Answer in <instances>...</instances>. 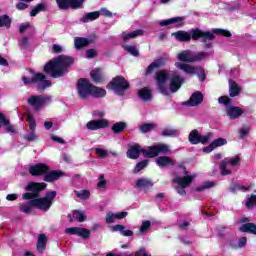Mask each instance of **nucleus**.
Returning <instances> with one entry per match:
<instances>
[{
	"instance_id": "39448f33",
	"label": "nucleus",
	"mask_w": 256,
	"mask_h": 256,
	"mask_svg": "<svg viewBox=\"0 0 256 256\" xmlns=\"http://www.w3.org/2000/svg\"><path fill=\"white\" fill-rule=\"evenodd\" d=\"M172 37L175 38L176 41H180L182 43H187L193 39L194 41H197V39H204V43H207V41H213L215 39V35L211 32H205L201 29H193L190 32L185 31H177L172 33Z\"/></svg>"
},
{
	"instance_id": "6e6d98bb",
	"label": "nucleus",
	"mask_w": 256,
	"mask_h": 256,
	"mask_svg": "<svg viewBox=\"0 0 256 256\" xmlns=\"http://www.w3.org/2000/svg\"><path fill=\"white\" fill-rule=\"evenodd\" d=\"M95 153L98 155V157H100V159H105V157L109 155V151L103 150L101 148H96Z\"/></svg>"
},
{
	"instance_id": "f704fd0d",
	"label": "nucleus",
	"mask_w": 256,
	"mask_h": 256,
	"mask_svg": "<svg viewBox=\"0 0 256 256\" xmlns=\"http://www.w3.org/2000/svg\"><path fill=\"white\" fill-rule=\"evenodd\" d=\"M112 131L113 133H123V131H125V129H127V123L125 122H116L112 125Z\"/></svg>"
},
{
	"instance_id": "f8f14e48",
	"label": "nucleus",
	"mask_w": 256,
	"mask_h": 256,
	"mask_svg": "<svg viewBox=\"0 0 256 256\" xmlns=\"http://www.w3.org/2000/svg\"><path fill=\"white\" fill-rule=\"evenodd\" d=\"M93 84L87 79H80L77 83V91L80 99H88L91 97Z\"/></svg>"
},
{
	"instance_id": "37998d69",
	"label": "nucleus",
	"mask_w": 256,
	"mask_h": 256,
	"mask_svg": "<svg viewBox=\"0 0 256 256\" xmlns=\"http://www.w3.org/2000/svg\"><path fill=\"white\" fill-rule=\"evenodd\" d=\"M76 197H78V199H82V200H86L89 199L91 197V192H89V190H75L74 191Z\"/></svg>"
},
{
	"instance_id": "e2e57ef3",
	"label": "nucleus",
	"mask_w": 256,
	"mask_h": 256,
	"mask_svg": "<svg viewBox=\"0 0 256 256\" xmlns=\"http://www.w3.org/2000/svg\"><path fill=\"white\" fill-rule=\"evenodd\" d=\"M240 133V138L243 139L244 137H247L249 134V128L248 127H243L239 130Z\"/></svg>"
},
{
	"instance_id": "a18cd8bd",
	"label": "nucleus",
	"mask_w": 256,
	"mask_h": 256,
	"mask_svg": "<svg viewBox=\"0 0 256 256\" xmlns=\"http://www.w3.org/2000/svg\"><path fill=\"white\" fill-rule=\"evenodd\" d=\"M0 27H11V18L7 15L0 16Z\"/></svg>"
},
{
	"instance_id": "20e7f679",
	"label": "nucleus",
	"mask_w": 256,
	"mask_h": 256,
	"mask_svg": "<svg viewBox=\"0 0 256 256\" xmlns=\"http://www.w3.org/2000/svg\"><path fill=\"white\" fill-rule=\"evenodd\" d=\"M75 60L71 56H59L55 59L50 60L45 66L44 71L51 77L57 78L67 73V68L73 65Z\"/></svg>"
},
{
	"instance_id": "a211bd4d",
	"label": "nucleus",
	"mask_w": 256,
	"mask_h": 256,
	"mask_svg": "<svg viewBox=\"0 0 256 256\" xmlns=\"http://www.w3.org/2000/svg\"><path fill=\"white\" fill-rule=\"evenodd\" d=\"M47 171H49V167L41 163L33 165L29 168L30 175H33L34 177L45 175Z\"/></svg>"
},
{
	"instance_id": "69168bd1",
	"label": "nucleus",
	"mask_w": 256,
	"mask_h": 256,
	"mask_svg": "<svg viewBox=\"0 0 256 256\" xmlns=\"http://www.w3.org/2000/svg\"><path fill=\"white\" fill-rule=\"evenodd\" d=\"M95 55H97V51H95V49H90L86 51V57L88 59H93V57H95Z\"/></svg>"
},
{
	"instance_id": "c85d7f7f",
	"label": "nucleus",
	"mask_w": 256,
	"mask_h": 256,
	"mask_svg": "<svg viewBox=\"0 0 256 256\" xmlns=\"http://www.w3.org/2000/svg\"><path fill=\"white\" fill-rule=\"evenodd\" d=\"M112 231H114V232L119 231V233H121V235H123V237H133V231L125 230V226L120 225V224L112 226Z\"/></svg>"
},
{
	"instance_id": "ea45409f",
	"label": "nucleus",
	"mask_w": 256,
	"mask_h": 256,
	"mask_svg": "<svg viewBox=\"0 0 256 256\" xmlns=\"http://www.w3.org/2000/svg\"><path fill=\"white\" fill-rule=\"evenodd\" d=\"M157 127L155 123H144L139 126V131L142 133H149V131H153Z\"/></svg>"
},
{
	"instance_id": "bf43d9fd",
	"label": "nucleus",
	"mask_w": 256,
	"mask_h": 256,
	"mask_svg": "<svg viewBox=\"0 0 256 256\" xmlns=\"http://www.w3.org/2000/svg\"><path fill=\"white\" fill-rule=\"evenodd\" d=\"M27 121H28V123H29L30 130H31V131H35V127H37V124H36V122H35V118L29 116L28 119H27Z\"/></svg>"
},
{
	"instance_id": "dca6fc26",
	"label": "nucleus",
	"mask_w": 256,
	"mask_h": 256,
	"mask_svg": "<svg viewBox=\"0 0 256 256\" xmlns=\"http://www.w3.org/2000/svg\"><path fill=\"white\" fill-rule=\"evenodd\" d=\"M65 233L67 235H77L78 237H81L82 239H87L89 235H91V231L87 228H81V227H70L65 229Z\"/></svg>"
},
{
	"instance_id": "412c9836",
	"label": "nucleus",
	"mask_w": 256,
	"mask_h": 256,
	"mask_svg": "<svg viewBox=\"0 0 256 256\" xmlns=\"http://www.w3.org/2000/svg\"><path fill=\"white\" fill-rule=\"evenodd\" d=\"M65 173L57 170H53L50 172H46L44 176V181H47L48 183H51V181H57V179H61V177H64Z\"/></svg>"
},
{
	"instance_id": "13d9d810",
	"label": "nucleus",
	"mask_w": 256,
	"mask_h": 256,
	"mask_svg": "<svg viewBox=\"0 0 256 256\" xmlns=\"http://www.w3.org/2000/svg\"><path fill=\"white\" fill-rule=\"evenodd\" d=\"M214 33H216V35H223V37H231V32L223 29H215Z\"/></svg>"
},
{
	"instance_id": "052dcab7",
	"label": "nucleus",
	"mask_w": 256,
	"mask_h": 256,
	"mask_svg": "<svg viewBox=\"0 0 256 256\" xmlns=\"http://www.w3.org/2000/svg\"><path fill=\"white\" fill-rule=\"evenodd\" d=\"M135 256H151V254H149L145 248H140L135 252Z\"/></svg>"
},
{
	"instance_id": "c9c22d12",
	"label": "nucleus",
	"mask_w": 256,
	"mask_h": 256,
	"mask_svg": "<svg viewBox=\"0 0 256 256\" xmlns=\"http://www.w3.org/2000/svg\"><path fill=\"white\" fill-rule=\"evenodd\" d=\"M86 217H85V212H81L78 210H75L72 213V218L70 219L71 222L73 221H79V223H83V221H85Z\"/></svg>"
},
{
	"instance_id": "58836bf2",
	"label": "nucleus",
	"mask_w": 256,
	"mask_h": 256,
	"mask_svg": "<svg viewBox=\"0 0 256 256\" xmlns=\"http://www.w3.org/2000/svg\"><path fill=\"white\" fill-rule=\"evenodd\" d=\"M139 97L143 101H151V90L149 88H142L139 91Z\"/></svg>"
},
{
	"instance_id": "603ef678",
	"label": "nucleus",
	"mask_w": 256,
	"mask_h": 256,
	"mask_svg": "<svg viewBox=\"0 0 256 256\" xmlns=\"http://www.w3.org/2000/svg\"><path fill=\"white\" fill-rule=\"evenodd\" d=\"M115 221H117V214L113 212H108L106 214V223L111 224L115 223Z\"/></svg>"
},
{
	"instance_id": "b1692460",
	"label": "nucleus",
	"mask_w": 256,
	"mask_h": 256,
	"mask_svg": "<svg viewBox=\"0 0 256 256\" xmlns=\"http://www.w3.org/2000/svg\"><path fill=\"white\" fill-rule=\"evenodd\" d=\"M90 77L94 83H103L105 81V76L103 75V70L95 69L90 72Z\"/></svg>"
},
{
	"instance_id": "393cba45",
	"label": "nucleus",
	"mask_w": 256,
	"mask_h": 256,
	"mask_svg": "<svg viewBox=\"0 0 256 256\" xmlns=\"http://www.w3.org/2000/svg\"><path fill=\"white\" fill-rule=\"evenodd\" d=\"M136 187H138V189L147 190L149 187H153V181L147 178H140L136 180Z\"/></svg>"
},
{
	"instance_id": "e433bc0d",
	"label": "nucleus",
	"mask_w": 256,
	"mask_h": 256,
	"mask_svg": "<svg viewBox=\"0 0 256 256\" xmlns=\"http://www.w3.org/2000/svg\"><path fill=\"white\" fill-rule=\"evenodd\" d=\"M229 93L230 97H237L239 95V86L233 80H229Z\"/></svg>"
},
{
	"instance_id": "aec40b11",
	"label": "nucleus",
	"mask_w": 256,
	"mask_h": 256,
	"mask_svg": "<svg viewBox=\"0 0 256 256\" xmlns=\"http://www.w3.org/2000/svg\"><path fill=\"white\" fill-rule=\"evenodd\" d=\"M156 165L161 168L172 167L173 165H175V160H173V158L169 156H159L156 158Z\"/></svg>"
},
{
	"instance_id": "72a5a7b5",
	"label": "nucleus",
	"mask_w": 256,
	"mask_h": 256,
	"mask_svg": "<svg viewBox=\"0 0 256 256\" xmlns=\"http://www.w3.org/2000/svg\"><path fill=\"white\" fill-rule=\"evenodd\" d=\"M240 231H242V233H252V235H256V225L253 223H246L240 227Z\"/></svg>"
},
{
	"instance_id": "9d476101",
	"label": "nucleus",
	"mask_w": 256,
	"mask_h": 256,
	"mask_svg": "<svg viewBox=\"0 0 256 256\" xmlns=\"http://www.w3.org/2000/svg\"><path fill=\"white\" fill-rule=\"evenodd\" d=\"M240 162L241 158L239 156L228 157L222 160L219 163L221 175H231L233 173V169H235Z\"/></svg>"
},
{
	"instance_id": "de8ad7c7",
	"label": "nucleus",
	"mask_w": 256,
	"mask_h": 256,
	"mask_svg": "<svg viewBox=\"0 0 256 256\" xmlns=\"http://www.w3.org/2000/svg\"><path fill=\"white\" fill-rule=\"evenodd\" d=\"M212 145L214 146V149H217V147H223V145H227V139L217 138L212 142Z\"/></svg>"
},
{
	"instance_id": "3c124183",
	"label": "nucleus",
	"mask_w": 256,
	"mask_h": 256,
	"mask_svg": "<svg viewBox=\"0 0 256 256\" xmlns=\"http://www.w3.org/2000/svg\"><path fill=\"white\" fill-rule=\"evenodd\" d=\"M149 165V161L148 160H143L139 163L136 164V167L134 169L135 173H139V171H142V169H145V167Z\"/></svg>"
},
{
	"instance_id": "4468645a",
	"label": "nucleus",
	"mask_w": 256,
	"mask_h": 256,
	"mask_svg": "<svg viewBox=\"0 0 256 256\" xmlns=\"http://www.w3.org/2000/svg\"><path fill=\"white\" fill-rule=\"evenodd\" d=\"M59 9H81L85 0H56Z\"/></svg>"
},
{
	"instance_id": "473e14b6",
	"label": "nucleus",
	"mask_w": 256,
	"mask_h": 256,
	"mask_svg": "<svg viewBox=\"0 0 256 256\" xmlns=\"http://www.w3.org/2000/svg\"><path fill=\"white\" fill-rule=\"evenodd\" d=\"M99 12H89L85 14L81 19V23H89L90 21H95V19H99Z\"/></svg>"
},
{
	"instance_id": "1a4fd4ad",
	"label": "nucleus",
	"mask_w": 256,
	"mask_h": 256,
	"mask_svg": "<svg viewBox=\"0 0 256 256\" xmlns=\"http://www.w3.org/2000/svg\"><path fill=\"white\" fill-rule=\"evenodd\" d=\"M218 102L221 105H225V111L229 119H239L241 115H243V109L237 107V106H232L231 105V100L227 96H221L218 99Z\"/></svg>"
},
{
	"instance_id": "49530a36",
	"label": "nucleus",
	"mask_w": 256,
	"mask_h": 256,
	"mask_svg": "<svg viewBox=\"0 0 256 256\" xmlns=\"http://www.w3.org/2000/svg\"><path fill=\"white\" fill-rule=\"evenodd\" d=\"M212 187H215V182L207 181L204 182L201 186L197 187L196 191H205V189H211Z\"/></svg>"
},
{
	"instance_id": "2f4dec72",
	"label": "nucleus",
	"mask_w": 256,
	"mask_h": 256,
	"mask_svg": "<svg viewBox=\"0 0 256 256\" xmlns=\"http://www.w3.org/2000/svg\"><path fill=\"white\" fill-rule=\"evenodd\" d=\"M46 247H47V236L45 234H40L38 236L37 250L40 253H42V251H45Z\"/></svg>"
},
{
	"instance_id": "ddd939ff",
	"label": "nucleus",
	"mask_w": 256,
	"mask_h": 256,
	"mask_svg": "<svg viewBox=\"0 0 256 256\" xmlns=\"http://www.w3.org/2000/svg\"><path fill=\"white\" fill-rule=\"evenodd\" d=\"M28 104L31 105V107H34L36 111H39V109H43L44 105H47V103H51V97L49 96H30L28 98Z\"/></svg>"
},
{
	"instance_id": "6e6552de",
	"label": "nucleus",
	"mask_w": 256,
	"mask_h": 256,
	"mask_svg": "<svg viewBox=\"0 0 256 256\" xmlns=\"http://www.w3.org/2000/svg\"><path fill=\"white\" fill-rule=\"evenodd\" d=\"M197 175H187V170L185 168H181L179 174L173 179V183H176V191L179 195H186L185 191L186 187H189L191 183H193V179H195Z\"/></svg>"
},
{
	"instance_id": "bb28decb",
	"label": "nucleus",
	"mask_w": 256,
	"mask_h": 256,
	"mask_svg": "<svg viewBox=\"0 0 256 256\" xmlns=\"http://www.w3.org/2000/svg\"><path fill=\"white\" fill-rule=\"evenodd\" d=\"M247 245V238L246 237H241L238 240H232L230 241V247L232 249H243Z\"/></svg>"
},
{
	"instance_id": "09e8293b",
	"label": "nucleus",
	"mask_w": 256,
	"mask_h": 256,
	"mask_svg": "<svg viewBox=\"0 0 256 256\" xmlns=\"http://www.w3.org/2000/svg\"><path fill=\"white\" fill-rule=\"evenodd\" d=\"M213 139V133L209 132L205 135L200 134V140L199 143H202V145L207 144L208 141H211Z\"/></svg>"
},
{
	"instance_id": "6ab92c4d",
	"label": "nucleus",
	"mask_w": 256,
	"mask_h": 256,
	"mask_svg": "<svg viewBox=\"0 0 256 256\" xmlns=\"http://www.w3.org/2000/svg\"><path fill=\"white\" fill-rule=\"evenodd\" d=\"M203 103V94L199 91H196L192 94L190 99L184 103V105H190V107H197Z\"/></svg>"
},
{
	"instance_id": "4d7b16f0",
	"label": "nucleus",
	"mask_w": 256,
	"mask_h": 256,
	"mask_svg": "<svg viewBox=\"0 0 256 256\" xmlns=\"http://www.w3.org/2000/svg\"><path fill=\"white\" fill-rule=\"evenodd\" d=\"M31 29V23L30 22H24L20 24L19 31L20 33H25V31Z\"/></svg>"
},
{
	"instance_id": "cd10ccee",
	"label": "nucleus",
	"mask_w": 256,
	"mask_h": 256,
	"mask_svg": "<svg viewBox=\"0 0 256 256\" xmlns=\"http://www.w3.org/2000/svg\"><path fill=\"white\" fill-rule=\"evenodd\" d=\"M143 30H135L133 32H123L122 33V39L124 41H129L130 39H135L136 37H141L143 35Z\"/></svg>"
},
{
	"instance_id": "79ce46f5",
	"label": "nucleus",
	"mask_w": 256,
	"mask_h": 256,
	"mask_svg": "<svg viewBox=\"0 0 256 256\" xmlns=\"http://www.w3.org/2000/svg\"><path fill=\"white\" fill-rule=\"evenodd\" d=\"M149 229H151V221L149 220L142 221V224L139 229V235H145L147 231H149Z\"/></svg>"
},
{
	"instance_id": "c756f323",
	"label": "nucleus",
	"mask_w": 256,
	"mask_h": 256,
	"mask_svg": "<svg viewBox=\"0 0 256 256\" xmlns=\"http://www.w3.org/2000/svg\"><path fill=\"white\" fill-rule=\"evenodd\" d=\"M105 95H107L106 89L99 88L92 85V91L90 94L91 97H96L97 99H101V97H105Z\"/></svg>"
},
{
	"instance_id": "423d86ee",
	"label": "nucleus",
	"mask_w": 256,
	"mask_h": 256,
	"mask_svg": "<svg viewBox=\"0 0 256 256\" xmlns=\"http://www.w3.org/2000/svg\"><path fill=\"white\" fill-rule=\"evenodd\" d=\"M22 197L26 201H31V205L36 207V209H40V211H49L53 205V201H55V197H57V192L49 191L46 193L45 197L42 198H35V194L28 192L24 193Z\"/></svg>"
},
{
	"instance_id": "5fc2aeb1",
	"label": "nucleus",
	"mask_w": 256,
	"mask_h": 256,
	"mask_svg": "<svg viewBox=\"0 0 256 256\" xmlns=\"http://www.w3.org/2000/svg\"><path fill=\"white\" fill-rule=\"evenodd\" d=\"M246 207H248V209H253V207H256V195L250 196L246 202Z\"/></svg>"
},
{
	"instance_id": "4c0bfd02",
	"label": "nucleus",
	"mask_w": 256,
	"mask_h": 256,
	"mask_svg": "<svg viewBox=\"0 0 256 256\" xmlns=\"http://www.w3.org/2000/svg\"><path fill=\"white\" fill-rule=\"evenodd\" d=\"M162 137H177L179 130L174 128H166L161 132Z\"/></svg>"
},
{
	"instance_id": "c03bdc74",
	"label": "nucleus",
	"mask_w": 256,
	"mask_h": 256,
	"mask_svg": "<svg viewBox=\"0 0 256 256\" xmlns=\"http://www.w3.org/2000/svg\"><path fill=\"white\" fill-rule=\"evenodd\" d=\"M31 207H33V204H31V201L29 203L19 204V209L22 213H26V214L31 213Z\"/></svg>"
},
{
	"instance_id": "0eeeda50",
	"label": "nucleus",
	"mask_w": 256,
	"mask_h": 256,
	"mask_svg": "<svg viewBox=\"0 0 256 256\" xmlns=\"http://www.w3.org/2000/svg\"><path fill=\"white\" fill-rule=\"evenodd\" d=\"M22 81L24 85H36L38 91H45L47 87H51V81L47 80L45 75L37 73L33 70L27 72L22 77Z\"/></svg>"
},
{
	"instance_id": "9b49d317",
	"label": "nucleus",
	"mask_w": 256,
	"mask_h": 256,
	"mask_svg": "<svg viewBox=\"0 0 256 256\" xmlns=\"http://www.w3.org/2000/svg\"><path fill=\"white\" fill-rule=\"evenodd\" d=\"M107 89L114 91L116 95H124L125 91L129 89V82L122 76H118L108 84Z\"/></svg>"
},
{
	"instance_id": "f03ea898",
	"label": "nucleus",
	"mask_w": 256,
	"mask_h": 256,
	"mask_svg": "<svg viewBox=\"0 0 256 256\" xmlns=\"http://www.w3.org/2000/svg\"><path fill=\"white\" fill-rule=\"evenodd\" d=\"M156 85L162 95H169L170 93H177L183 85V77L179 72H169L168 70H160L155 75Z\"/></svg>"
},
{
	"instance_id": "0e129e2a",
	"label": "nucleus",
	"mask_w": 256,
	"mask_h": 256,
	"mask_svg": "<svg viewBox=\"0 0 256 256\" xmlns=\"http://www.w3.org/2000/svg\"><path fill=\"white\" fill-rule=\"evenodd\" d=\"M25 139H27V141H35V139H37V135L35 134V130H31V133L27 134L25 136Z\"/></svg>"
},
{
	"instance_id": "774afa93",
	"label": "nucleus",
	"mask_w": 256,
	"mask_h": 256,
	"mask_svg": "<svg viewBox=\"0 0 256 256\" xmlns=\"http://www.w3.org/2000/svg\"><path fill=\"white\" fill-rule=\"evenodd\" d=\"M92 115H93V117H96L98 119H103V117H105V112L96 110L93 112Z\"/></svg>"
},
{
	"instance_id": "864d4df0",
	"label": "nucleus",
	"mask_w": 256,
	"mask_h": 256,
	"mask_svg": "<svg viewBox=\"0 0 256 256\" xmlns=\"http://www.w3.org/2000/svg\"><path fill=\"white\" fill-rule=\"evenodd\" d=\"M4 129L7 133H17V128L11 125V122H9V120L4 124Z\"/></svg>"
},
{
	"instance_id": "7ed1b4c3",
	"label": "nucleus",
	"mask_w": 256,
	"mask_h": 256,
	"mask_svg": "<svg viewBox=\"0 0 256 256\" xmlns=\"http://www.w3.org/2000/svg\"><path fill=\"white\" fill-rule=\"evenodd\" d=\"M170 152L171 147L164 143L155 144L147 149H143L141 146H139V144H136L129 148L127 151V157H129V159H139V154L143 153L144 157L153 158L159 155H167V153Z\"/></svg>"
},
{
	"instance_id": "a878e982",
	"label": "nucleus",
	"mask_w": 256,
	"mask_h": 256,
	"mask_svg": "<svg viewBox=\"0 0 256 256\" xmlns=\"http://www.w3.org/2000/svg\"><path fill=\"white\" fill-rule=\"evenodd\" d=\"M75 49H83V47H87V45H91V40L83 37H76L74 39Z\"/></svg>"
},
{
	"instance_id": "f3484780",
	"label": "nucleus",
	"mask_w": 256,
	"mask_h": 256,
	"mask_svg": "<svg viewBox=\"0 0 256 256\" xmlns=\"http://www.w3.org/2000/svg\"><path fill=\"white\" fill-rule=\"evenodd\" d=\"M185 17H174L167 20H161L158 22V24L161 27H167V25H173L174 27H183L185 25Z\"/></svg>"
},
{
	"instance_id": "2eb2a0df",
	"label": "nucleus",
	"mask_w": 256,
	"mask_h": 256,
	"mask_svg": "<svg viewBox=\"0 0 256 256\" xmlns=\"http://www.w3.org/2000/svg\"><path fill=\"white\" fill-rule=\"evenodd\" d=\"M107 127H109V120L107 119L91 120L86 124L88 131H99V129H105Z\"/></svg>"
},
{
	"instance_id": "f257e3e1",
	"label": "nucleus",
	"mask_w": 256,
	"mask_h": 256,
	"mask_svg": "<svg viewBox=\"0 0 256 256\" xmlns=\"http://www.w3.org/2000/svg\"><path fill=\"white\" fill-rule=\"evenodd\" d=\"M210 56L208 52L193 53L191 50H183L177 54L178 62H175L176 69L183 71L186 75H197L200 81H205V70L200 66H193L187 63L205 61Z\"/></svg>"
},
{
	"instance_id": "4be33fe9",
	"label": "nucleus",
	"mask_w": 256,
	"mask_h": 256,
	"mask_svg": "<svg viewBox=\"0 0 256 256\" xmlns=\"http://www.w3.org/2000/svg\"><path fill=\"white\" fill-rule=\"evenodd\" d=\"M165 63H167V58H158L148 66L146 70V75H150V73H153L154 69H159V67H163Z\"/></svg>"
},
{
	"instance_id": "5701e85b",
	"label": "nucleus",
	"mask_w": 256,
	"mask_h": 256,
	"mask_svg": "<svg viewBox=\"0 0 256 256\" xmlns=\"http://www.w3.org/2000/svg\"><path fill=\"white\" fill-rule=\"evenodd\" d=\"M47 185L45 183H37V182H29L26 187V191H31L34 194H37L43 189H45Z\"/></svg>"
},
{
	"instance_id": "8fccbe9b",
	"label": "nucleus",
	"mask_w": 256,
	"mask_h": 256,
	"mask_svg": "<svg viewBox=\"0 0 256 256\" xmlns=\"http://www.w3.org/2000/svg\"><path fill=\"white\" fill-rule=\"evenodd\" d=\"M41 11H45V4H38L31 12V17H35L37 14L41 13Z\"/></svg>"
},
{
	"instance_id": "338daca9",
	"label": "nucleus",
	"mask_w": 256,
	"mask_h": 256,
	"mask_svg": "<svg viewBox=\"0 0 256 256\" xmlns=\"http://www.w3.org/2000/svg\"><path fill=\"white\" fill-rule=\"evenodd\" d=\"M100 13L104 17H113V13H111V11L107 10V8L100 9Z\"/></svg>"
},
{
	"instance_id": "7c9ffc66",
	"label": "nucleus",
	"mask_w": 256,
	"mask_h": 256,
	"mask_svg": "<svg viewBox=\"0 0 256 256\" xmlns=\"http://www.w3.org/2000/svg\"><path fill=\"white\" fill-rule=\"evenodd\" d=\"M201 138V134L199 133L198 130H192L188 136V141H190V143L192 145H199V140Z\"/></svg>"
},
{
	"instance_id": "680f3d73",
	"label": "nucleus",
	"mask_w": 256,
	"mask_h": 256,
	"mask_svg": "<svg viewBox=\"0 0 256 256\" xmlns=\"http://www.w3.org/2000/svg\"><path fill=\"white\" fill-rule=\"evenodd\" d=\"M52 51L53 53H63V46L59 44L52 45Z\"/></svg>"
},
{
	"instance_id": "a19ab883",
	"label": "nucleus",
	"mask_w": 256,
	"mask_h": 256,
	"mask_svg": "<svg viewBox=\"0 0 256 256\" xmlns=\"http://www.w3.org/2000/svg\"><path fill=\"white\" fill-rule=\"evenodd\" d=\"M124 50L133 55V57H139V49L136 45H124Z\"/></svg>"
}]
</instances>
